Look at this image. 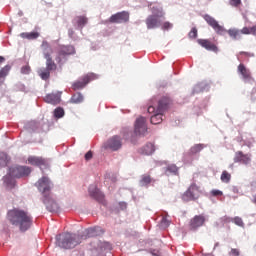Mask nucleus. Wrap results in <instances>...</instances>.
<instances>
[{"mask_svg": "<svg viewBox=\"0 0 256 256\" xmlns=\"http://www.w3.org/2000/svg\"><path fill=\"white\" fill-rule=\"evenodd\" d=\"M147 120L145 117L140 116L136 119L135 126H134V132L135 135H145L147 133Z\"/></svg>", "mask_w": 256, "mask_h": 256, "instance_id": "nucleus-12", "label": "nucleus"}, {"mask_svg": "<svg viewBox=\"0 0 256 256\" xmlns=\"http://www.w3.org/2000/svg\"><path fill=\"white\" fill-rule=\"evenodd\" d=\"M8 220L11 225L18 227L22 233L29 231V229H31V225H33V217L31 214L19 208H14L8 212Z\"/></svg>", "mask_w": 256, "mask_h": 256, "instance_id": "nucleus-2", "label": "nucleus"}, {"mask_svg": "<svg viewBox=\"0 0 256 256\" xmlns=\"http://www.w3.org/2000/svg\"><path fill=\"white\" fill-rule=\"evenodd\" d=\"M89 195L96 201H103V193L100 192L97 186L91 185L88 189Z\"/></svg>", "mask_w": 256, "mask_h": 256, "instance_id": "nucleus-20", "label": "nucleus"}, {"mask_svg": "<svg viewBox=\"0 0 256 256\" xmlns=\"http://www.w3.org/2000/svg\"><path fill=\"white\" fill-rule=\"evenodd\" d=\"M188 37L190 39H197V28H192L191 31L188 34Z\"/></svg>", "mask_w": 256, "mask_h": 256, "instance_id": "nucleus-37", "label": "nucleus"}, {"mask_svg": "<svg viewBox=\"0 0 256 256\" xmlns=\"http://www.w3.org/2000/svg\"><path fill=\"white\" fill-rule=\"evenodd\" d=\"M240 32H241V35H249L253 32V29L244 27L242 30H240Z\"/></svg>", "mask_w": 256, "mask_h": 256, "instance_id": "nucleus-39", "label": "nucleus"}, {"mask_svg": "<svg viewBox=\"0 0 256 256\" xmlns=\"http://www.w3.org/2000/svg\"><path fill=\"white\" fill-rule=\"evenodd\" d=\"M253 202L256 203V198L253 199Z\"/></svg>", "mask_w": 256, "mask_h": 256, "instance_id": "nucleus-48", "label": "nucleus"}, {"mask_svg": "<svg viewBox=\"0 0 256 256\" xmlns=\"http://www.w3.org/2000/svg\"><path fill=\"white\" fill-rule=\"evenodd\" d=\"M65 116V110L61 107H58L54 110V117H56V119H61V117Z\"/></svg>", "mask_w": 256, "mask_h": 256, "instance_id": "nucleus-30", "label": "nucleus"}, {"mask_svg": "<svg viewBox=\"0 0 256 256\" xmlns=\"http://www.w3.org/2000/svg\"><path fill=\"white\" fill-rule=\"evenodd\" d=\"M242 55H247V52H242Z\"/></svg>", "mask_w": 256, "mask_h": 256, "instance_id": "nucleus-47", "label": "nucleus"}, {"mask_svg": "<svg viewBox=\"0 0 256 256\" xmlns=\"http://www.w3.org/2000/svg\"><path fill=\"white\" fill-rule=\"evenodd\" d=\"M148 113H154V115L150 118V122L152 123V125H159L160 123H163V113L157 112L155 106L150 105L148 107Z\"/></svg>", "mask_w": 256, "mask_h": 256, "instance_id": "nucleus-15", "label": "nucleus"}, {"mask_svg": "<svg viewBox=\"0 0 256 256\" xmlns=\"http://www.w3.org/2000/svg\"><path fill=\"white\" fill-rule=\"evenodd\" d=\"M197 43L200 44L201 47L206 49V51H213V53H218L219 48L209 39H198Z\"/></svg>", "mask_w": 256, "mask_h": 256, "instance_id": "nucleus-16", "label": "nucleus"}, {"mask_svg": "<svg viewBox=\"0 0 256 256\" xmlns=\"http://www.w3.org/2000/svg\"><path fill=\"white\" fill-rule=\"evenodd\" d=\"M142 155H153L155 153V145L152 143L146 144L142 149H141Z\"/></svg>", "mask_w": 256, "mask_h": 256, "instance_id": "nucleus-23", "label": "nucleus"}, {"mask_svg": "<svg viewBox=\"0 0 256 256\" xmlns=\"http://www.w3.org/2000/svg\"><path fill=\"white\" fill-rule=\"evenodd\" d=\"M5 62V58L3 56H0V65L1 63H4Z\"/></svg>", "mask_w": 256, "mask_h": 256, "instance_id": "nucleus-45", "label": "nucleus"}, {"mask_svg": "<svg viewBox=\"0 0 256 256\" xmlns=\"http://www.w3.org/2000/svg\"><path fill=\"white\" fill-rule=\"evenodd\" d=\"M44 101L45 103H50V105H59V103H61V94H47L44 98Z\"/></svg>", "mask_w": 256, "mask_h": 256, "instance_id": "nucleus-19", "label": "nucleus"}, {"mask_svg": "<svg viewBox=\"0 0 256 256\" xmlns=\"http://www.w3.org/2000/svg\"><path fill=\"white\" fill-rule=\"evenodd\" d=\"M205 147V144H195L192 146L189 150L190 155H197V153H201L203 151V148Z\"/></svg>", "mask_w": 256, "mask_h": 256, "instance_id": "nucleus-26", "label": "nucleus"}, {"mask_svg": "<svg viewBox=\"0 0 256 256\" xmlns=\"http://www.w3.org/2000/svg\"><path fill=\"white\" fill-rule=\"evenodd\" d=\"M211 195H212L213 197H221V196L223 195V192L220 191V190H212V191H211Z\"/></svg>", "mask_w": 256, "mask_h": 256, "instance_id": "nucleus-40", "label": "nucleus"}, {"mask_svg": "<svg viewBox=\"0 0 256 256\" xmlns=\"http://www.w3.org/2000/svg\"><path fill=\"white\" fill-rule=\"evenodd\" d=\"M204 20L210 27H212V29H214L217 35L228 33L229 37H231V39H234V41H237V39H241V30L236 28L226 30L223 26L219 25V22H217V20H215L213 16L209 14L204 15Z\"/></svg>", "mask_w": 256, "mask_h": 256, "instance_id": "nucleus-6", "label": "nucleus"}, {"mask_svg": "<svg viewBox=\"0 0 256 256\" xmlns=\"http://www.w3.org/2000/svg\"><path fill=\"white\" fill-rule=\"evenodd\" d=\"M78 27H85L87 25V17L79 16L76 18Z\"/></svg>", "mask_w": 256, "mask_h": 256, "instance_id": "nucleus-32", "label": "nucleus"}, {"mask_svg": "<svg viewBox=\"0 0 256 256\" xmlns=\"http://www.w3.org/2000/svg\"><path fill=\"white\" fill-rule=\"evenodd\" d=\"M83 94H81V92H77L74 95H72L71 99H70V103L73 104H79V103H83Z\"/></svg>", "mask_w": 256, "mask_h": 256, "instance_id": "nucleus-28", "label": "nucleus"}, {"mask_svg": "<svg viewBox=\"0 0 256 256\" xmlns=\"http://www.w3.org/2000/svg\"><path fill=\"white\" fill-rule=\"evenodd\" d=\"M205 221H207L205 215H195L189 222V229L191 231H197L199 227H203L205 225Z\"/></svg>", "mask_w": 256, "mask_h": 256, "instance_id": "nucleus-11", "label": "nucleus"}, {"mask_svg": "<svg viewBox=\"0 0 256 256\" xmlns=\"http://www.w3.org/2000/svg\"><path fill=\"white\" fill-rule=\"evenodd\" d=\"M85 159H86V161H90V159H93V152L88 151V152L85 154Z\"/></svg>", "mask_w": 256, "mask_h": 256, "instance_id": "nucleus-43", "label": "nucleus"}, {"mask_svg": "<svg viewBox=\"0 0 256 256\" xmlns=\"http://www.w3.org/2000/svg\"><path fill=\"white\" fill-rule=\"evenodd\" d=\"M59 57H67V55H75V47L68 45V46H61L59 52Z\"/></svg>", "mask_w": 256, "mask_h": 256, "instance_id": "nucleus-21", "label": "nucleus"}, {"mask_svg": "<svg viewBox=\"0 0 256 256\" xmlns=\"http://www.w3.org/2000/svg\"><path fill=\"white\" fill-rule=\"evenodd\" d=\"M35 186L37 187L38 191L42 193V201L44 205H46V209L50 211V213L57 211L59 206L57 205L56 201L51 198V189L53 188V183H51V180H49L47 176H43L36 182Z\"/></svg>", "mask_w": 256, "mask_h": 256, "instance_id": "nucleus-3", "label": "nucleus"}, {"mask_svg": "<svg viewBox=\"0 0 256 256\" xmlns=\"http://www.w3.org/2000/svg\"><path fill=\"white\" fill-rule=\"evenodd\" d=\"M163 11H159L157 15H150L146 19L147 29H155L161 25L159 17H163Z\"/></svg>", "mask_w": 256, "mask_h": 256, "instance_id": "nucleus-13", "label": "nucleus"}, {"mask_svg": "<svg viewBox=\"0 0 256 256\" xmlns=\"http://www.w3.org/2000/svg\"><path fill=\"white\" fill-rule=\"evenodd\" d=\"M99 230V227L89 228L85 230V234L82 236L66 232L56 236V244L58 247H61V249H75L77 245L81 244V239L97 237V235H99Z\"/></svg>", "mask_w": 256, "mask_h": 256, "instance_id": "nucleus-1", "label": "nucleus"}, {"mask_svg": "<svg viewBox=\"0 0 256 256\" xmlns=\"http://www.w3.org/2000/svg\"><path fill=\"white\" fill-rule=\"evenodd\" d=\"M42 53L44 55V59H46V68H41L38 71L39 77L43 79V81H47L49 77H51V71L57 70V64H55V61H53V48L51 47V44L47 41H43L41 44Z\"/></svg>", "mask_w": 256, "mask_h": 256, "instance_id": "nucleus-4", "label": "nucleus"}, {"mask_svg": "<svg viewBox=\"0 0 256 256\" xmlns=\"http://www.w3.org/2000/svg\"><path fill=\"white\" fill-rule=\"evenodd\" d=\"M56 61H58V63H61V58L60 57L56 58Z\"/></svg>", "mask_w": 256, "mask_h": 256, "instance_id": "nucleus-46", "label": "nucleus"}, {"mask_svg": "<svg viewBox=\"0 0 256 256\" xmlns=\"http://www.w3.org/2000/svg\"><path fill=\"white\" fill-rule=\"evenodd\" d=\"M171 27H173V24H171V22H164V24L162 25V29L164 31L171 29Z\"/></svg>", "mask_w": 256, "mask_h": 256, "instance_id": "nucleus-41", "label": "nucleus"}, {"mask_svg": "<svg viewBox=\"0 0 256 256\" xmlns=\"http://www.w3.org/2000/svg\"><path fill=\"white\" fill-rule=\"evenodd\" d=\"M231 221H233V223H235V225H238V227L245 226V223H243V219H241V217H239V216L232 218Z\"/></svg>", "mask_w": 256, "mask_h": 256, "instance_id": "nucleus-33", "label": "nucleus"}, {"mask_svg": "<svg viewBox=\"0 0 256 256\" xmlns=\"http://www.w3.org/2000/svg\"><path fill=\"white\" fill-rule=\"evenodd\" d=\"M170 224H171V222H169V220L167 218H162V220L160 222V227L162 229H167V227H169Z\"/></svg>", "mask_w": 256, "mask_h": 256, "instance_id": "nucleus-35", "label": "nucleus"}, {"mask_svg": "<svg viewBox=\"0 0 256 256\" xmlns=\"http://www.w3.org/2000/svg\"><path fill=\"white\" fill-rule=\"evenodd\" d=\"M201 197V190L196 184H192L187 191L182 195L183 201H197Z\"/></svg>", "mask_w": 256, "mask_h": 256, "instance_id": "nucleus-8", "label": "nucleus"}, {"mask_svg": "<svg viewBox=\"0 0 256 256\" xmlns=\"http://www.w3.org/2000/svg\"><path fill=\"white\" fill-rule=\"evenodd\" d=\"M29 175H31V168L29 166H12L9 169V174L6 175L3 179L6 187H10V189H12V187H15L14 179L29 177Z\"/></svg>", "mask_w": 256, "mask_h": 256, "instance_id": "nucleus-5", "label": "nucleus"}, {"mask_svg": "<svg viewBox=\"0 0 256 256\" xmlns=\"http://www.w3.org/2000/svg\"><path fill=\"white\" fill-rule=\"evenodd\" d=\"M7 165V154L0 152V167Z\"/></svg>", "mask_w": 256, "mask_h": 256, "instance_id": "nucleus-34", "label": "nucleus"}, {"mask_svg": "<svg viewBox=\"0 0 256 256\" xmlns=\"http://www.w3.org/2000/svg\"><path fill=\"white\" fill-rule=\"evenodd\" d=\"M220 179L222 183H229V181H231V175L229 174V172L223 171Z\"/></svg>", "mask_w": 256, "mask_h": 256, "instance_id": "nucleus-31", "label": "nucleus"}, {"mask_svg": "<svg viewBox=\"0 0 256 256\" xmlns=\"http://www.w3.org/2000/svg\"><path fill=\"white\" fill-rule=\"evenodd\" d=\"M241 255V252L237 248H232L229 252V256H239Z\"/></svg>", "mask_w": 256, "mask_h": 256, "instance_id": "nucleus-38", "label": "nucleus"}, {"mask_svg": "<svg viewBox=\"0 0 256 256\" xmlns=\"http://www.w3.org/2000/svg\"><path fill=\"white\" fill-rule=\"evenodd\" d=\"M151 105L155 107L157 113H165L173 105V100L169 96H164L157 101V98L151 99Z\"/></svg>", "mask_w": 256, "mask_h": 256, "instance_id": "nucleus-7", "label": "nucleus"}, {"mask_svg": "<svg viewBox=\"0 0 256 256\" xmlns=\"http://www.w3.org/2000/svg\"><path fill=\"white\" fill-rule=\"evenodd\" d=\"M238 73L242 75L243 79H251V72L245 67L244 64L238 66Z\"/></svg>", "mask_w": 256, "mask_h": 256, "instance_id": "nucleus-22", "label": "nucleus"}, {"mask_svg": "<svg viewBox=\"0 0 256 256\" xmlns=\"http://www.w3.org/2000/svg\"><path fill=\"white\" fill-rule=\"evenodd\" d=\"M230 5H232V7H239L241 5V0H230Z\"/></svg>", "mask_w": 256, "mask_h": 256, "instance_id": "nucleus-42", "label": "nucleus"}, {"mask_svg": "<svg viewBox=\"0 0 256 256\" xmlns=\"http://www.w3.org/2000/svg\"><path fill=\"white\" fill-rule=\"evenodd\" d=\"M20 37H22V39H37V37H39V32H23L20 34Z\"/></svg>", "mask_w": 256, "mask_h": 256, "instance_id": "nucleus-29", "label": "nucleus"}, {"mask_svg": "<svg viewBox=\"0 0 256 256\" xmlns=\"http://www.w3.org/2000/svg\"><path fill=\"white\" fill-rule=\"evenodd\" d=\"M165 175H179V168L175 164H170L165 169Z\"/></svg>", "mask_w": 256, "mask_h": 256, "instance_id": "nucleus-25", "label": "nucleus"}, {"mask_svg": "<svg viewBox=\"0 0 256 256\" xmlns=\"http://www.w3.org/2000/svg\"><path fill=\"white\" fill-rule=\"evenodd\" d=\"M123 147V139L120 136H112L104 144V149H109L110 151H119Z\"/></svg>", "mask_w": 256, "mask_h": 256, "instance_id": "nucleus-9", "label": "nucleus"}, {"mask_svg": "<svg viewBox=\"0 0 256 256\" xmlns=\"http://www.w3.org/2000/svg\"><path fill=\"white\" fill-rule=\"evenodd\" d=\"M94 79H97V75L90 73L86 76H83L81 80H78L73 83L72 88L74 91H78L79 89H84V87L90 82L94 81Z\"/></svg>", "mask_w": 256, "mask_h": 256, "instance_id": "nucleus-10", "label": "nucleus"}, {"mask_svg": "<svg viewBox=\"0 0 256 256\" xmlns=\"http://www.w3.org/2000/svg\"><path fill=\"white\" fill-rule=\"evenodd\" d=\"M11 71V66L6 65L0 70V83H3L5 81V77L9 75V72Z\"/></svg>", "mask_w": 256, "mask_h": 256, "instance_id": "nucleus-27", "label": "nucleus"}, {"mask_svg": "<svg viewBox=\"0 0 256 256\" xmlns=\"http://www.w3.org/2000/svg\"><path fill=\"white\" fill-rule=\"evenodd\" d=\"M29 165H34L35 167H47V159L39 156H29L28 157Z\"/></svg>", "mask_w": 256, "mask_h": 256, "instance_id": "nucleus-17", "label": "nucleus"}, {"mask_svg": "<svg viewBox=\"0 0 256 256\" xmlns=\"http://www.w3.org/2000/svg\"><path fill=\"white\" fill-rule=\"evenodd\" d=\"M152 181H153V178H151V175L143 174L139 181V185L140 187H147V185L151 184Z\"/></svg>", "mask_w": 256, "mask_h": 256, "instance_id": "nucleus-24", "label": "nucleus"}, {"mask_svg": "<svg viewBox=\"0 0 256 256\" xmlns=\"http://www.w3.org/2000/svg\"><path fill=\"white\" fill-rule=\"evenodd\" d=\"M129 21V12L127 11H122V12H118L116 14H113L110 18H109V23H128Z\"/></svg>", "mask_w": 256, "mask_h": 256, "instance_id": "nucleus-14", "label": "nucleus"}, {"mask_svg": "<svg viewBox=\"0 0 256 256\" xmlns=\"http://www.w3.org/2000/svg\"><path fill=\"white\" fill-rule=\"evenodd\" d=\"M22 75H29L31 73V66L25 65L21 68Z\"/></svg>", "mask_w": 256, "mask_h": 256, "instance_id": "nucleus-36", "label": "nucleus"}, {"mask_svg": "<svg viewBox=\"0 0 256 256\" xmlns=\"http://www.w3.org/2000/svg\"><path fill=\"white\" fill-rule=\"evenodd\" d=\"M151 254L153 256H161V251H159V250H151Z\"/></svg>", "mask_w": 256, "mask_h": 256, "instance_id": "nucleus-44", "label": "nucleus"}, {"mask_svg": "<svg viewBox=\"0 0 256 256\" xmlns=\"http://www.w3.org/2000/svg\"><path fill=\"white\" fill-rule=\"evenodd\" d=\"M234 163H242L243 165H249L251 163V157L243 152L238 151L235 153Z\"/></svg>", "mask_w": 256, "mask_h": 256, "instance_id": "nucleus-18", "label": "nucleus"}]
</instances>
